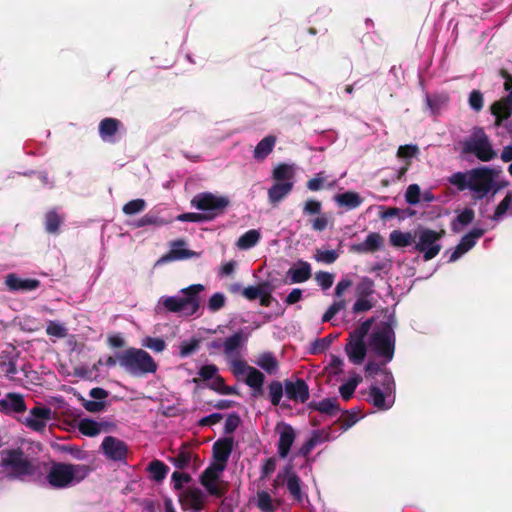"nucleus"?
I'll return each mask as SVG.
<instances>
[{
  "instance_id": "nucleus-1",
  "label": "nucleus",
  "mask_w": 512,
  "mask_h": 512,
  "mask_svg": "<svg viewBox=\"0 0 512 512\" xmlns=\"http://www.w3.org/2000/svg\"><path fill=\"white\" fill-rule=\"evenodd\" d=\"M497 176L498 171L496 169L481 166L466 172L453 173L447 178V181L455 186L458 191L469 189L473 192L475 200H481L490 192L494 196L501 189V186L495 181Z\"/></svg>"
},
{
  "instance_id": "nucleus-2",
  "label": "nucleus",
  "mask_w": 512,
  "mask_h": 512,
  "mask_svg": "<svg viewBox=\"0 0 512 512\" xmlns=\"http://www.w3.org/2000/svg\"><path fill=\"white\" fill-rule=\"evenodd\" d=\"M0 469L9 481L25 482L35 477L39 471V462L20 448H8L0 451Z\"/></svg>"
},
{
  "instance_id": "nucleus-3",
  "label": "nucleus",
  "mask_w": 512,
  "mask_h": 512,
  "mask_svg": "<svg viewBox=\"0 0 512 512\" xmlns=\"http://www.w3.org/2000/svg\"><path fill=\"white\" fill-rule=\"evenodd\" d=\"M396 324L395 316L389 315L385 321H381L374 328L368 338V347L376 356L383 358L382 365L389 363L394 357Z\"/></svg>"
},
{
  "instance_id": "nucleus-4",
  "label": "nucleus",
  "mask_w": 512,
  "mask_h": 512,
  "mask_svg": "<svg viewBox=\"0 0 512 512\" xmlns=\"http://www.w3.org/2000/svg\"><path fill=\"white\" fill-rule=\"evenodd\" d=\"M117 360L121 367L134 376L155 373L158 369V365L151 355L139 348L130 347L117 353Z\"/></svg>"
},
{
  "instance_id": "nucleus-5",
  "label": "nucleus",
  "mask_w": 512,
  "mask_h": 512,
  "mask_svg": "<svg viewBox=\"0 0 512 512\" xmlns=\"http://www.w3.org/2000/svg\"><path fill=\"white\" fill-rule=\"evenodd\" d=\"M204 290L202 284H192L183 288L182 297L169 296L162 299L164 308L173 313H179L183 316H192L200 308L199 293Z\"/></svg>"
},
{
  "instance_id": "nucleus-6",
  "label": "nucleus",
  "mask_w": 512,
  "mask_h": 512,
  "mask_svg": "<svg viewBox=\"0 0 512 512\" xmlns=\"http://www.w3.org/2000/svg\"><path fill=\"white\" fill-rule=\"evenodd\" d=\"M463 154H472L482 162L493 160L497 153L483 127L475 126L471 135L461 142Z\"/></svg>"
},
{
  "instance_id": "nucleus-7",
  "label": "nucleus",
  "mask_w": 512,
  "mask_h": 512,
  "mask_svg": "<svg viewBox=\"0 0 512 512\" xmlns=\"http://www.w3.org/2000/svg\"><path fill=\"white\" fill-rule=\"evenodd\" d=\"M191 206L202 211L204 215L213 216V220L223 215L230 201L225 196H217L211 192H201L191 199Z\"/></svg>"
},
{
  "instance_id": "nucleus-8",
  "label": "nucleus",
  "mask_w": 512,
  "mask_h": 512,
  "mask_svg": "<svg viewBox=\"0 0 512 512\" xmlns=\"http://www.w3.org/2000/svg\"><path fill=\"white\" fill-rule=\"evenodd\" d=\"M382 387L383 390L377 385H372L369 388L368 401L378 410H388L393 405V400L388 399V394L394 387L393 376L388 371L383 372Z\"/></svg>"
},
{
  "instance_id": "nucleus-9",
  "label": "nucleus",
  "mask_w": 512,
  "mask_h": 512,
  "mask_svg": "<svg viewBox=\"0 0 512 512\" xmlns=\"http://www.w3.org/2000/svg\"><path fill=\"white\" fill-rule=\"evenodd\" d=\"M444 233V230L437 232L431 229H423L420 232L419 240L415 245V250L423 253L425 261H429L439 254L441 244H439L438 241L443 237Z\"/></svg>"
},
{
  "instance_id": "nucleus-10",
  "label": "nucleus",
  "mask_w": 512,
  "mask_h": 512,
  "mask_svg": "<svg viewBox=\"0 0 512 512\" xmlns=\"http://www.w3.org/2000/svg\"><path fill=\"white\" fill-rule=\"evenodd\" d=\"M101 451L111 461L127 463L129 447L124 441L114 436H106L103 439Z\"/></svg>"
},
{
  "instance_id": "nucleus-11",
  "label": "nucleus",
  "mask_w": 512,
  "mask_h": 512,
  "mask_svg": "<svg viewBox=\"0 0 512 512\" xmlns=\"http://www.w3.org/2000/svg\"><path fill=\"white\" fill-rule=\"evenodd\" d=\"M70 463L55 462L47 474L49 485L55 489H63L72 485Z\"/></svg>"
},
{
  "instance_id": "nucleus-12",
  "label": "nucleus",
  "mask_w": 512,
  "mask_h": 512,
  "mask_svg": "<svg viewBox=\"0 0 512 512\" xmlns=\"http://www.w3.org/2000/svg\"><path fill=\"white\" fill-rule=\"evenodd\" d=\"M51 419V408L37 405L29 411V416L24 419L23 424L35 432H43Z\"/></svg>"
},
{
  "instance_id": "nucleus-13",
  "label": "nucleus",
  "mask_w": 512,
  "mask_h": 512,
  "mask_svg": "<svg viewBox=\"0 0 512 512\" xmlns=\"http://www.w3.org/2000/svg\"><path fill=\"white\" fill-rule=\"evenodd\" d=\"M225 469L224 465L213 464L207 467L200 476V483L203 485L210 495L222 497L225 493L223 489L216 485L219 474Z\"/></svg>"
},
{
  "instance_id": "nucleus-14",
  "label": "nucleus",
  "mask_w": 512,
  "mask_h": 512,
  "mask_svg": "<svg viewBox=\"0 0 512 512\" xmlns=\"http://www.w3.org/2000/svg\"><path fill=\"white\" fill-rule=\"evenodd\" d=\"M284 388L286 397L291 401L305 403L310 397L309 386L302 378L284 380Z\"/></svg>"
},
{
  "instance_id": "nucleus-15",
  "label": "nucleus",
  "mask_w": 512,
  "mask_h": 512,
  "mask_svg": "<svg viewBox=\"0 0 512 512\" xmlns=\"http://www.w3.org/2000/svg\"><path fill=\"white\" fill-rule=\"evenodd\" d=\"M179 502L184 511H201L205 505V494L199 488L188 487L179 494Z\"/></svg>"
},
{
  "instance_id": "nucleus-16",
  "label": "nucleus",
  "mask_w": 512,
  "mask_h": 512,
  "mask_svg": "<svg viewBox=\"0 0 512 512\" xmlns=\"http://www.w3.org/2000/svg\"><path fill=\"white\" fill-rule=\"evenodd\" d=\"M484 233L485 231L481 228H473L469 233L464 235L451 253L449 262L457 261L462 255L472 249L476 244V240L481 238Z\"/></svg>"
},
{
  "instance_id": "nucleus-17",
  "label": "nucleus",
  "mask_w": 512,
  "mask_h": 512,
  "mask_svg": "<svg viewBox=\"0 0 512 512\" xmlns=\"http://www.w3.org/2000/svg\"><path fill=\"white\" fill-rule=\"evenodd\" d=\"M5 285L12 292H30L37 290L41 282L38 279L21 278L16 273H9L5 277Z\"/></svg>"
},
{
  "instance_id": "nucleus-18",
  "label": "nucleus",
  "mask_w": 512,
  "mask_h": 512,
  "mask_svg": "<svg viewBox=\"0 0 512 512\" xmlns=\"http://www.w3.org/2000/svg\"><path fill=\"white\" fill-rule=\"evenodd\" d=\"M26 410L24 397L19 393L9 392L0 400V412L5 415L21 414Z\"/></svg>"
},
{
  "instance_id": "nucleus-19",
  "label": "nucleus",
  "mask_w": 512,
  "mask_h": 512,
  "mask_svg": "<svg viewBox=\"0 0 512 512\" xmlns=\"http://www.w3.org/2000/svg\"><path fill=\"white\" fill-rule=\"evenodd\" d=\"M490 112L495 117L494 125L500 127L512 115V95H506L490 106Z\"/></svg>"
},
{
  "instance_id": "nucleus-20",
  "label": "nucleus",
  "mask_w": 512,
  "mask_h": 512,
  "mask_svg": "<svg viewBox=\"0 0 512 512\" xmlns=\"http://www.w3.org/2000/svg\"><path fill=\"white\" fill-rule=\"evenodd\" d=\"M233 448V437H223L216 440L212 446L213 458L216 461V464L224 465L226 468V464L233 451Z\"/></svg>"
},
{
  "instance_id": "nucleus-21",
  "label": "nucleus",
  "mask_w": 512,
  "mask_h": 512,
  "mask_svg": "<svg viewBox=\"0 0 512 512\" xmlns=\"http://www.w3.org/2000/svg\"><path fill=\"white\" fill-rule=\"evenodd\" d=\"M282 475L286 477L287 489L293 499L301 502L303 500V493L301 490L300 477L295 472H293L291 465L285 466L283 471L278 473L277 478L282 477Z\"/></svg>"
},
{
  "instance_id": "nucleus-22",
  "label": "nucleus",
  "mask_w": 512,
  "mask_h": 512,
  "mask_svg": "<svg viewBox=\"0 0 512 512\" xmlns=\"http://www.w3.org/2000/svg\"><path fill=\"white\" fill-rule=\"evenodd\" d=\"M122 126V122L116 118H104L98 126L99 136L104 142L115 143V136Z\"/></svg>"
},
{
  "instance_id": "nucleus-23",
  "label": "nucleus",
  "mask_w": 512,
  "mask_h": 512,
  "mask_svg": "<svg viewBox=\"0 0 512 512\" xmlns=\"http://www.w3.org/2000/svg\"><path fill=\"white\" fill-rule=\"evenodd\" d=\"M383 246V238L379 233L371 232L362 243L353 244L350 251L354 253H374Z\"/></svg>"
},
{
  "instance_id": "nucleus-24",
  "label": "nucleus",
  "mask_w": 512,
  "mask_h": 512,
  "mask_svg": "<svg viewBox=\"0 0 512 512\" xmlns=\"http://www.w3.org/2000/svg\"><path fill=\"white\" fill-rule=\"evenodd\" d=\"M345 351L351 363L360 365L364 362L367 355V344L365 341L359 342L348 338Z\"/></svg>"
},
{
  "instance_id": "nucleus-25",
  "label": "nucleus",
  "mask_w": 512,
  "mask_h": 512,
  "mask_svg": "<svg viewBox=\"0 0 512 512\" xmlns=\"http://www.w3.org/2000/svg\"><path fill=\"white\" fill-rule=\"evenodd\" d=\"M295 438L296 434L293 427L289 424L283 423L278 441V454L281 458H286L288 456Z\"/></svg>"
},
{
  "instance_id": "nucleus-26",
  "label": "nucleus",
  "mask_w": 512,
  "mask_h": 512,
  "mask_svg": "<svg viewBox=\"0 0 512 512\" xmlns=\"http://www.w3.org/2000/svg\"><path fill=\"white\" fill-rule=\"evenodd\" d=\"M289 283H303L311 278V265L306 261H298L296 266L287 271Z\"/></svg>"
},
{
  "instance_id": "nucleus-27",
  "label": "nucleus",
  "mask_w": 512,
  "mask_h": 512,
  "mask_svg": "<svg viewBox=\"0 0 512 512\" xmlns=\"http://www.w3.org/2000/svg\"><path fill=\"white\" fill-rule=\"evenodd\" d=\"M185 244L183 239L174 241L171 250L161 258V261L184 260L196 256V252L182 248Z\"/></svg>"
},
{
  "instance_id": "nucleus-28",
  "label": "nucleus",
  "mask_w": 512,
  "mask_h": 512,
  "mask_svg": "<svg viewBox=\"0 0 512 512\" xmlns=\"http://www.w3.org/2000/svg\"><path fill=\"white\" fill-rule=\"evenodd\" d=\"M308 408L329 416H335L341 411L339 401L336 397L325 398L320 402L311 401L308 404Z\"/></svg>"
},
{
  "instance_id": "nucleus-29",
  "label": "nucleus",
  "mask_w": 512,
  "mask_h": 512,
  "mask_svg": "<svg viewBox=\"0 0 512 512\" xmlns=\"http://www.w3.org/2000/svg\"><path fill=\"white\" fill-rule=\"evenodd\" d=\"M265 381V375L256 368H251L249 375L246 376L245 384L249 386L253 392L252 396L257 398L263 395L264 389L263 384Z\"/></svg>"
},
{
  "instance_id": "nucleus-30",
  "label": "nucleus",
  "mask_w": 512,
  "mask_h": 512,
  "mask_svg": "<svg viewBox=\"0 0 512 512\" xmlns=\"http://www.w3.org/2000/svg\"><path fill=\"white\" fill-rule=\"evenodd\" d=\"M293 182H275L268 190L269 201L273 204L280 202L293 189Z\"/></svg>"
},
{
  "instance_id": "nucleus-31",
  "label": "nucleus",
  "mask_w": 512,
  "mask_h": 512,
  "mask_svg": "<svg viewBox=\"0 0 512 512\" xmlns=\"http://www.w3.org/2000/svg\"><path fill=\"white\" fill-rule=\"evenodd\" d=\"M276 137L274 135H268L264 137L255 147L253 151L254 159L263 161L273 151L276 144Z\"/></svg>"
},
{
  "instance_id": "nucleus-32",
  "label": "nucleus",
  "mask_w": 512,
  "mask_h": 512,
  "mask_svg": "<svg viewBox=\"0 0 512 512\" xmlns=\"http://www.w3.org/2000/svg\"><path fill=\"white\" fill-rule=\"evenodd\" d=\"M335 201L341 207H346L349 210L355 209L359 207L363 199L360 195L353 191H347L341 194L336 195Z\"/></svg>"
},
{
  "instance_id": "nucleus-33",
  "label": "nucleus",
  "mask_w": 512,
  "mask_h": 512,
  "mask_svg": "<svg viewBox=\"0 0 512 512\" xmlns=\"http://www.w3.org/2000/svg\"><path fill=\"white\" fill-rule=\"evenodd\" d=\"M63 222L64 217L62 215H60L55 209L49 210L45 214L44 218L46 232L49 234H58Z\"/></svg>"
},
{
  "instance_id": "nucleus-34",
  "label": "nucleus",
  "mask_w": 512,
  "mask_h": 512,
  "mask_svg": "<svg viewBox=\"0 0 512 512\" xmlns=\"http://www.w3.org/2000/svg\"><path fill=\"white\" fill-rule=\"evenodd\" d=\"M245 340L246 338L244 337L242 331L236 332L232 336L226 338V340L223 342L224 354L231 356L238 352V350L243 346Z\"/></svg>"
},
{
  "instance_id": "nucleus-35",
  "label": "nucleus",
  "mask_w": 512,
  "mask_h": 512,
  "mask_svg": "<svg viewBox=\"0 0 512 512\" xmlns=\"http://www.w3.org/2000/svg\"><path fill=\"white\" fill-rule=\"evenodd\" d=\"M255 363L269 374L274 373L279 366L278 361L272 352L262 353Z\"/></svg>"
},
{
  "instance_id": "nucleus-36",
  "label": "nucleus",
  "mask_w": 512,
  "mask_h": 512,
  "mask_svg": "<svg viewBox=\"0 0 512 512\" xmlns=\"http://www.w3.org/2000/svg\"><path fill=\"white\" fill-rule=\"evenodd\" d=\"M147 470L151 474L152 480L161 482L166 478L169 467L160 460H153L149 463Z\"/></svg>"
},
{
  "instance_id": "nucleus-37",
  "label": "nucleus",
  "mask_w": 512,
  "mask_h": 512,
  "mask_svg": "<svg viewBox=\"0 0 512 512\" xmlns=\"http://www.w3.org/2000/svg\"><path fill=\"white\" fill-rule=\"evenodd\" d=\"M261 235L258 230L251 229L245 232L237 241V246L239 249L248 250L254 247L260 240Z\"/></svg>"
},
{
  "instance_id": "nucleus-38",
  "label": "nucleus",
  "mask_w": 512,
  "mask_h": 512,
  "mask_svg": "<svg viewBox=\"0 0 512 512\" xmlns=\"http://www.w3.org/2000/svg\"><path fill=\"white\" fill-rule=\"evenodd\" d=\"M78 430L85 436L94 437L101 432V424L95 420L84 418L79 421Z\"/></svg>"
},
{
  "instance_id": "nucleus-39",
  "label": "nucleus",
  "mask_w": 512,
  "mask_h": 512,
  "mask_svg": "<svg viewBox=\"0 0 512 512\" xmlns=\"http://www.w3.org/2000/svg\"><path fill=\"white\" fill-rule=\"evenodd\" d=\"M389 240L391 245L394 247H407L412 243L413 237L410 232L393 230L390 233Z\"/></svg>"
},
{
  "instance_id": "nucleus-40",
  "label": "nucleus",
  "mask_w": 512,
  "mask_h": 512,
  "mask_svg": "<svg viewBox=\"0 0 512 512\" xmlns=\"http://www.w3.org/2000/svg\"><path fill=\"white\" fill-rule=\"evenodd\" d=\"M284 391V383L280 381L274 380L268 385V396L273 406L280 405Z\"/></svg>"
},
{
  "instance_id": "nucleus-41",
  "label": "nucleus",
  "mask_w": 512,
  "mask_h": 512,
  "mask_svg": "<svg viewBox=\"0 0 512 512\" xmlns=\"http://www.w3.org/2000/svg\"><path fill=\"white\" fill-rule=\"evenodd\" d=\"M375 319L373 317L366 319L363 321L355 330H353L349 334V339H353L356 341H365L366 336L371 330L372 325L374 324Z\"/></svg>"
},
{
  "instance_id": "nucleus-42",
  "label": "nucleus",
  "mask_w": 512,
  "mask_h": 512,
  "mask_svg": "<svg viewBox=\"0 0 512 512\" xmlns=\"http://www.w3.org/2000/svg\"><path fill=\"white\" fill-rule=\"evenodd\" d=\"M257 507L264 512H275L277 506L267 491L257 492Z\"/></svg>"
},
{
  "instance_id": "nucleus-43",
  "label": "nucleus",
  "mask_w": 512,
  "mask_h": 512,
  "mask_svg": "<svg viewBox=\"0 0 512 512\" xmlns=\"http://www.w3.org/2000/svg\"><path fill=\"white\" fill-rule=\"evenodd\" d=\"M192 458V452L186 447H182L177 455L172 458V463L176 468L184 470L189 466Z\"/></svg>"
},
{
  "instance_id": "nucleus-44",
  "label": "nucleus",
  "mask_w": 512,
  "mask_h": 512,
  "mask_svg": "<svg viewBox=\"0 0 512 512\" xmlns=\"http://www.w3.org/2000/svg\"><path fill=\"white\" fill-rule=\"evenodd\" d=\"M448 97L443 95H434L426 97V104L432 115H438L447 104Z\"/></svg>"
},
{
  "instance_id": "nucleus-45",
  "label": "nucleus",
  "mask_w": 512,
  "mask_h": 512,
  "mask_svg": "<svg viewBox=\"0 0 512 512\" xmlns=\"http://www.w3.org/2000/svg\"><path fill=\"white\" fill-rule=\"evenodd\" d=\"M92 471L90 466L84 464H70V472L72 475V484L79 483L84 480Z\"/></svg>"
},
{
  "instance_id": "nucleus-46",
  "label": "nucleus",
  "mask_w": 512,
  "mask_h": 512,
  "mask_svg": "<svg viewBox=\"0 0 512 512\" xmlns=\"http://www.w3.org/2000/svg\"><path fill=\"white\" fill-rule=\"evenodd\" d=\"M293 177V171L287 164H279L273 170V178L276 182L291 181Z\"/></svg>"
},
{
  "instance_id": "nucleus-47",
  "label": "nucleus",
  "mask_w": 512,
  "mask_h": 512,
  "mask_svg": "<svg viewBox=\"0 0 512 512\" xmlns=\"http://www.w3.org/2000/svg\"><path fill=\"white\" fill-rule=\"evenodd\" d=\"M169 222L156 214H153L151 212L145 214L142 216L136 223V227H144L148 225H154V226H164L168 224Z\"/></svg>"
},
{
  "instance_id": "nucleus-48",
  "label": "nucleus",
  "mask_w": 512,
  "mask_h": 512,
  "mask_svg": "<svg viewBox=\"0 0 512 512\" xmlns=\"http://www.w3.org/2000/svg\"><path fill=\"white\" fill-rule=\"evenodd\" d=\"M358 421L357 414L353 411L346 410L342 413V415L337 419L335 424H339L340 428L343 431L348 430L353 425H355Z\"/></svg>"
},
{
  "instance_id": "nucleus-49",
  "label": "nucleus",
  "mask_w": 512,
  "mask_h": 512,
  "mask_svg": "<svg viewBox=\"0 0 512 512\" xmlns=\"http://www.w3.org/2000/svg\"><path fill=\"white\" fill-rule=\"evenodd\" d=\"M374 293V281L369 277H363L356 286L358 297H369Z\"/></svg>"
},
{
  "instance_id": "nucleus-50",
  "label": "nucleus",
  "mask_w": 512,
  "mask_h": 512,
  "mask_svg": "<svg viewBox=\"0 0 512 512\" xmlns=\"http://www.w3.org/2000/svg\"><path fill=\"white\" fill-rule=\"evenodd\" d=\"M146 205L147 204L144 199H133L123 206L122 211L125 215H134L144 211Z\"/></svg>"
},
{
  "instance_id": "nucleus-51",
  "label": "nucleus",
  "mask_w": 512,
  "mask_h": 512,
  "mask_svg": "<svg viewBox=\"0 0 512 512\" xmlns=\"http://www.w3.org/2000/svg\"><path fill=\"white\" fill-rule=\"evenodd\" d=\"M178 221L181 222H194V223H201V222H209L213 220V216H207L203 213H194V212H188V213H182L176 217Z\"/></svg>"
},
{
  "instance_id": "nucleus-52",
  "label": "nucleus",
  "mask_w": 512,
  "mask_h": 512,
  "mask_svg": "<svg viewBox=\"0 0 512 512\" xmlns=\"http://www.w3.org/2000/svg\"><path fill=\"white\" fill-rule=\"evenodd\" d=\"M468 104L475 112H480L484 107V96L480 90H472L468 97Z\"/></svg>"
},
{
  "instance_id": "nucleus-53",
  "label": "nucleus",
  "mask_w": 512,
  "mask_h": 512,
  "mask_svg": "<svg viewBox=\"0 0 512 512\" xmlns=\"http://www.w3.org/2000/svg\"><path fill=\"white\" fill-rule=\"evenodd\" d=\"M263 288H269V282L260 283L258 286H248L243 288L241 290V294L247 300L253 301L261 295Z\"/></svg>"
},
{
  "instance_id": "nucleus-54",
  "label": "nucleus",
  "mask_w": 512,
  "mask_h": 512,
  "mask_svg": "<svg viewBox=\"0 0 512 512\" xmlns=\"http://www.w3.org/2000/svg\"><path fill=\"white\" fill-rule=\"evenodd\" d=\"M405 201L410 205H416L421 201V189L418 184H411L405 192Z\"/></svg>"
},
{
  "instance_id": "nucleus-55",
  "label": "nucleus",
  "mask_w": 512,
  "mask_h": 512,
  "mask_svg": "<svg viewBox=\"0 0 512 512\" xmlns=\"http://www.w3.org/2000/svg\"><path fill=\"white\" fill-rule=\"evenodd\" d=\"M321 441L320 432L314 431L312 436L300 447L299 454L302 456H308L313 448Z\"/></svg>"
},
{
  "instance_id": "nucleus-56",
  "label": "nucleus",
  "mask_w": 512,
  "mask_h": 512,
  "mask_svg": "<svg viewBox=\"0 0 512 512\" xmlns=\"http://www.w3.org/2000/svg\"><path fill=\"white\" fill-rule=\"evenodd\" d=\"M0 370L4 373V375L10 380H15V375L17 374V365L15 358H9L7 361L0 362Z\"/></svg>"
},
{
  "instance_id": "nucleus-57",
  "label": "nucleus",
  "mask_w": 512,
  "mask_h": 512,
  "mask_svg": "<svg viewBox=\"0 0 512 512\" xmlns=\"http://www.w3.org/2000/svg\"><path fill=\"white\" fill-rule=\"evenodd\" d=\"M142 346L154 352H162L166 348V342L159 337H146L143 340Z\"/></svg>"
},
{
  "instance_id": "nucleus-58",
  "label": "nucleus",
  "mask_w": 512,
  "mask_h": 512,
  "mask_svg": "<svg viewBox=\"0 0 512 512\" xmlns=\"http://www.w3.org/2000/svg\"><path fill=\"white\" fill-rule=\"evenodd\" d=\"M332 343L331 336H326L324 338L316 339L310 348V353L313 355L323 353L326 351Z\"/></svg>"
},
{
  "instance_id": "nucleus-59",
  "label": "nucleus",
  "mask_w": 512,
  "mask_h": 512,
  "mask_svg": "<svg viewBox=\"0 0 512 512\" xmlns=\"http://www.w3.org/2000/svg\"><path fill=\"white\" fill-rule=\"evenodd\" d=\"M474 217V210H472L471 208H465L460 214H458L456 220L452 223V230L457 231L455 222H458L461 225L466 226L474 220Z\"/></svg>"
},
{
  "instance_id": "nucleus-60",
  "label": "nucleus",
  "mask_w": 512,
  "mask_h": 512,
  "mask_svg": "<svg viewBox=\"0 0 512 512\" xmlns=\"http://www.w3.org/2000/svg\"><path fill=\"white\" fill-rule=\"evenodd\" d=\"M200 341L196 338L191 339L190 341H183L181 342L179 348H180V356L181 357H187L191 354H193L199 347Z\"/></svg>"
},
{
  "instance_id": "nucleus-61",
  "label": "nucleus",
  "mask_w": 512,
  "mask_h": 512,
  "mask_svg": "<svg viewBox=\"0 0 512 512\" xmlns=\"http://www.w3.org/2000/svg\"><path fill=\"white\" fill-rule=\"evenodd\" d=\"M225 296L223 293H214L208 301V309L211 312H217L225 306Z\"/></svg>"
},
{
  "instance_id": "nucleus-62",
  "label": "nucleus",
  "mask_w": 512,
  "mask_h": 512,
  "mask_svg": "<svg viewBox=\"0 0 512 512\" xmlns=\"http://www.w3.org/2000/svg\"><path fill=\"white\" fill-rule=\"evenodd\" d=\"M326 181V175L324 171H321L315 175V177L309 179L306 183V187L310 191H319L324 187Z\"/></svg>"
},
{
  "instance_id": "nucleus-63",
  "label": "nucleus",
  "mask_w": 512,
  "mask_h": 512,
  "mask_svg": "<svg viewBox=\"0 0 512 512\" xmlns=\"http://www.w3.org/2000/svg\"><path fill=\"white\" fill-rule=\"evenodd\" d=\"M339 257V254L335 250H317V253L315 255V259L318 262H323L326 264H332L334 263Z\"/></svg>"
},
{
  "instance_id": "nucleus-64",
  "label": "nucleus",
  "mask_w": 512,
  "mask_h": 512,
  "mask_svg": "<svg viewBox=\"0 0 512 512\" xmlns=\"http://www.w3.org/2000/svg\"><path fill=\"white\" fill-rule=\"evenodd\" d=\"M357 385L358 381L351 379L339 387V392L343 400L348 401L349 399H351L356 390Z\"/></svg>"
}]
</instances>
